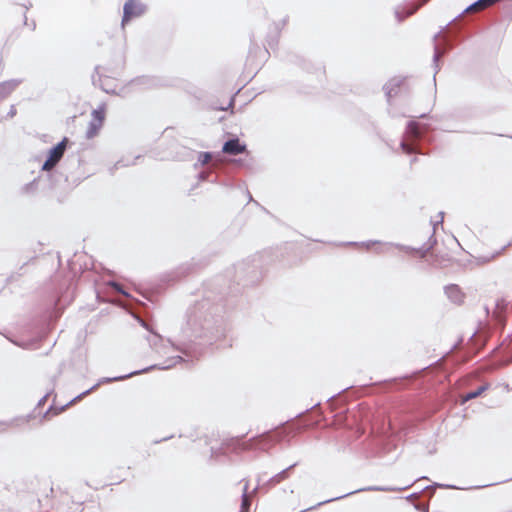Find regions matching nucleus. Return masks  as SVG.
Segmentation results:
<instances>
[{
  "mask_svg": "<svg viewBox=\"0 0 512 512\" xmlns=\"http://www.w3.org/2000/svg\"><path fill=\"white\" fill-rule=\"evenodd\" d=\"M279 440H280V436H279V433H277V432L263 433L259 436L251 438L247 442L243 443V449L244 450H250V449L268 450L272 446H274L275 443H277Z\"/></svg>",
  "mask_w": 512,
  "mask_h": 512,
  "instance_id": "obj_1",
  "label": "nucleus"
},
{
  "mask_svg": "<svg viewBox=\"0 0 512 512\" xmlns=\"http://www.w3.org/2000/svg\"><path fill=\"white\" fill-rule=\"evenodd\" d=\"M420 135V125L415 121H411L407 126L406 139L401 142V149L405 154H412L416 152L415 146L410 142L417 140Z\"/></svg>",
  "mask_w": 512,
  "mask_h": 512,
  "instance_id": "obj_2",
  "label": "nucleus"
},
{
  "mask_svg": "<svg viewBox=\"0 0 512 512\" xmlns=\"http://www.w3.org/2000/svg\"><path fill=\"white\" fill-rule=\"evenodd\" d=\"M106 117V106L100 105L97 109L92 112V120L89 123V127L86 132L87 138L91 139L95 137L103 126Z\"/></svg>",
  "mask_w": 512,
  "mask_h": 512,
  "instance_id": "obj_3",
  "label": "nucleus"
},
{
  "mask_svg": "<svg viewBox=\"0 0 512 512\" xmlns=\"http://www.w3.org/2000/svg\"><path fill=\"white\" fill-rule=\"evenodd\" d=\"M67 142L68 139L64 138L61 142H59L54 148L50 150L49 156L42 166L43 170L49 171L56 166V164L63 157Z\"/></svg>",
  "mask_w": 512,
  "mask_h": 512,
  "instance_id": "obj_4",
  "label": "nucleus"
},
{
  "mask_svg": "<svg viewBox=\"0 0 512 512\" xmlns=\"http://www.w3.org/2000/svg\"><path fill=\"white\" fill-rule=\"evenodd\" d=\"M144 13V6L138 0H127L123 8L122 27L134 17H139Z\"/></svg>",
  "mask_w": 512,
  "mask_h": 512,
  "instance_id": "obj_5",
  "label": "nucleus"
},
{
  "mask_svg": "<svg viewBox=\"0 0 512 512\" xmlns=\"http://www.w3.org/2000/svg\"><path fill=\"white\" fill-rule=\"evenodd\" d=\"M222 151L228 155H238L246 152V145L241 143L238 138H234L224 143Z\"/></svg>",
  "mask_w": 512,
  "mask_h": 512,
  "instance_id": "obj_6",
  "label": "nucleus"
},
{
  "mask_svg": "<svg viewBox=\"0 0 512 512\" xmlns=\"http://www.w3.org/2000/svg\"><path fill=\"white\" fill-rule=\"evenodd\" d=\"M446 295L456 305H462L465 301V294L458 285L452 284L446 287Z\"/></svg>",
  "mask_w": 512,
  "mask_h": 512,
  "instance_id": "obj_7",
  "label": "nucleus"
},
{
  "mask_svg": "<svg viewBox=\"0 0 512 512\" xmlns=\"http://www.w3.org/2000/svg\"><path fill=\"white\" fill-rule=\"evenodd\" d=\"M489 385L483 384L479 386L475 391H471L465 395L461 396V402L466 403L474 398H477L478 396L482 395L486 390H488Z\"/></svg>",
  "mask_w": 512,
  "mask_h": 512,
  "instance_id": "obj_8",
  "label": "nucleus"
},
{
  "mask_svg": "<svg viewBox=\"0 0 512 512\" xmlns=\"http://www.w3.org/2000/svg\"><path fill=\"white\" fill-rule=\"evenodd\" d=\"M17 84L14 81H6L0 83V100L9 96L16 88Z\"/></svg>",
  "mask_w": 512,
  "mask_h": 512,
  "instance_id": "obj_9",
  "label": "nucleus"
},
{
  "mask_svg": "<svg viewBox=\"0 0 512 512\" xmlns=\"http://www.w3.org/2000/svg\"><path fill=\"white\" fill-rule=\"evenodd\" d=\"M248 486L245 485L243 496H242V503H241V511L240 512H248L250 505H251V499L250 496L247 494Z\"/></svg>",
  "mask_w": 512,
  "mask_h": 512,
  "instance_id": "obj_10",
  "label": "nucleus"
},
{
  "mask_svg": "<svg viewBox=\"0 0 512 512\" xmlns=\"http://www.w3.org/2000/svg\"><path fill=\"white\" fill-rule=\"evenodd\" d=\"M211 159H212V155L209 152H202L198 156V161L202 165L208 164L211 161Z\"/></svg>",
  "mask_w": 512,
  "mask_h": 512,
  "instance_id": "obj_11",
  "label": "nucleus"
},
{
  "mask_svg": "<svg viewBox=\"0 0 512 512\" xmlns=\"http://www.w3.org/2000/svg\"><path fill=\"white\" fill-rule=\"evenodd\" d=\"M288 477V473H287V470H283L282 472H280L279 474H277L275 477L272 478V482L274 484H278L280 483L281 481H283L284 479H286Z\"/></svg>",
  "mask_w": 512,
  "mask_h": 512,
  "instance_id": "obj_12",
  "label": "nucleus"
},
{
  "mask_svg": "<svg viewBox=\"0 0 512 512\" xmlns=\"http://www.w3.org/2000/svg\"><path fill=\"white\" fill-rule=\"evenodd\" d=\"M382 246L380 242H372L367 245V249L379 252L382 250Z\"/></svg>",
  "mask_w": 512,
  "mask_h": 512,
  "instance_id": "obj_13",
  "label": "nucleus"
},
{
  "mask_svg": "<svg viewBox=\"0 0 512 512\" xmlns=\"http://www.w3.org/2000/svg\"><path fill=\"white\" fill-rule=\"evenodd\" d=\"M420 257H426L427 254H428V250L424 251V252H418Z\"/></svg>",
  "mask_w": 512,
  "mask_h": 512,
  "instance_id": "obj_14",
  "label": "nucleus"
},
{
  "mask_svg": "<svg viewBox=\"0 0 512 512\" xmlns=\"http://www.w3.org/2000/svg\"><path fill=\"white\" fill-rule=\"evenodd\" d=\"M113 287H115L117 290H119V284L113 283Z\"/></svg>",
  "mask_w": 512,
  "mask_h": 512,
  "instance_id": "obj_15",
  "label": "nucleus"
},
{
  "mask_svg": "<svg viewBox=\"0 0 512 512\" xmlns=\"http://www.w3.org/2000/svg\"><path fill=\"white\" fill-rule=\"evenodd\" d=\"M89 392H90L89 390H88V391H85V392L83 393V395H87Z\"/></svg>",
  "mask_w": 512,
  "mask_h": 512,
  "instance_id": "obj_16",
  "label": "nucleus"
},
{
  "mask_svg": "<svg viewBox=\"0 0 512 512\" xmlns=\"http://www.w3.org/2000/svg\"><path fill=\"white\" fill-rule=\"evenodd\" d=\"M341 416L337 415V421H340Z\"/></svg>",
  "mask_w": 512,
  "mask_h": 512,
  "instance_id": "obj_17",
  "label": "nucleus"
},
{
  "mask_svg": "<svg viewBox=\"0 0 512 512\" xmlns=\"http://www.w3.org/2000/svg\"><path fill=\"white\" fill-rule=\"evenodd\" d=\"M0 426H4V424H3V423H0Z\"/></svg>",
  "mask_w": 512,
  "mask_h": 512,
  "instance_id": "obj_18",
  "label": "nucleus"
}]
</instances>
